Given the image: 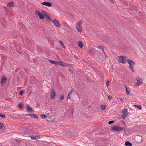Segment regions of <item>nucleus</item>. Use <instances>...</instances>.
<instances>
[{"instance_id": "obj_1", "label": "nucleus", "mask_w": 146, "mask_h": 146, "mask_svg": "<svg viewBox=\"0 0 146 146\" xmlns=\"http://www.w3.org/2000/svg\"><path fill=\"white\" fill-rule=\"evenodd\" d=\"M127 57L126 56L121 55L117 56V59L119 62L125 64L127 62Z\"/></svg>"}, {"instance_id": "obj_2", "label": "nucleus", "mask_w": 146, "mask_h": 146, "mask_svg": "<svg viewBox=\"0 0 146 146\" xmlns=\"http://www.w3.org/2000/svg\"><path fill=\"white\" fill-rule=\"evenodd\" d=\"M127 61L129 64L130 69L132 72H134L135 70L134 69V67L135 65V63L132 60L129 59H127Z\"/></svg>"}, {"instance_id": "obj_3", "label": "nucleus", "mask_w": 146, "mask_h": 146, "mask_svg": "<svg viewBox=\"0 0 146 146\" xmlns=\"http://www.w3.org/2000/svg\"><path fill=\"white\" fill-rule=\"evenodd\" d=\"M83 23V21L80 20L78 22L76 25V28L78 31L81 33L82 31V28L81 27V25Z\"/></svg>"}, {"instance_id": "obj_4", "label": "nucleus", "mask_w": 146, "mask_h": 146, "mask_svg": "<svg viewBox=\"0 0 146 146\" xmlns=\"http://www.w3.org/2000/svg\"><path fill=\"white\" fill-rule=\"evenodd\" d=\"M125 129L124 127H119L117 126H113L111 128L112 130H115L116 131H120Z\"/></svg>"}, {"instance_id": "obj_5", "label": "nucleus", "mask_w": 146, "mask_h": 146, "mask_svg": "<svg viewBox=\"0 0 146 146\" xmlns=\"http://www.w3.org/2000/svg\"><path fill=\"white\" fill-rule=\"evenodd\" d=\"M136 82L135 84V85L136 86H138L142 83V80L139 77L136 78Z\"/></svg>"}, {"instance_id": "obj_6", "label": "nucleus", "mask_w": 146, "mask_h": 146, "mask_svg": "<svg viewBox=\"0 0 146 146\" xmlns=\"http://www.w3.org/2000/svg\"><path fill=\"white\" fill-rule=\"evenodd\" d=\"M36 14L39 16V18L41 19H44V16L42 13L36 10L35 11Z\"/></svg>"}, {"instance_id": "obj_7", "label": "nucleus", "mask_w": 146, "mask_h": 146, "mask_svg": "<svg viewBox=\"0 0 146 146\" xmlns=\"http://www.w3.org/2000/svg\"><path fill=\"white\" fill-rule=\"evenodd\" d=\"M50 94L51 99H54L56 96V93L55 90L53 88L51 89Z\"/></svg>"}, {"instance_id": "obj_8", "label": "nucleus", "mask_w": 146, "mask_h": 146, "mask_svg": "<svg viewBox=\"0 0 146 146\" xmlns=\"http://www.w3.org/2000/svg\"><path fill=\"white\" fill-rule=\"evenodd\" d=\"M28 129V127H24L20 130V132L23 134H25L27 133Z\"/></svg>"}, {"instance_id": "obj_9", "label": "nucleus", "mask_w": 146, "mask_h": 146, "mask_svg": "<svg viewBox=\"0 0 146 146\" xmlns=\"http://www.w3.org/2000/svg\"><path fill=\"white\" fill-rule=\"evenodd\" d=\"M52 23H54V25L57 27L59 28L60 27L58 21L57 19H54Z\"/></svg>"}, {"instance_id": "obj_10", "label": "nucleus", "mask_w": 146, "mask_h": 146, "mask_svg": "<svg viewBox=\"0 0 146 146\" xmlns=\"http://www.w3.org/2000/svg\"><path fill=\"white\" fill-rule=\"evenodd\" d=\"M135 141L137 142L140 143L141 141V137L139 135H137L135 137Z\"/></svg>"}, {"instance_id": "obj_11", "label": "nucleus", "mask_w": 146, "mask_h": 146, "mask_svg": "<svg viewBox=\"0 0 146 146\" xmlns=\"http://www.w3.org/2000/svg\"><path fill=\"white\" fill-rule=\"evenodd\" d=\"M41 4L46 6L51 7L52 6L51 3L49 2H44L41 3Z\"/></svg>"}, {"instance_id": "obj_12", "label": "nucleus", "mask_w": 146, "mask_h": 146, "mask_svg": "<svg viewBox=\"0 0 146 146\" xmlns=\"http://www.w3.org/2000/svg\"><path fill=\"white\" fill-rule=\"evenodd\" d=\"M59 65L64 66H70V65L66 64L64 62L61 61H60Z\"/></svg>"}, {"instance_id": "obj_13", "label": "nucleus", "mask_w": 146, "mask_h": 146, "mask_svg": "<svg viewBox=\"0 0 146 146\" xmlns=\"http://www.w3.org/2000/svg\"><path fill=\"white\" fill-rule=\"evenodd\" d=\"M30 137L32 140H37L38 139H39L40 138V137L38 135L35 136L32 135Z\"/></svg>"}, {"instance_id": "obj_14", "label": "nucleus", "mask_w": 146, "mask_h": 146, "mask_svg": "<svg viewBox=\"0 0 146 146\" xmlns=\"http://www.w3.org/2000/svg\"><path fill=\"white\" fill-rule=\"evenodd\" d=\"M45 17L46 20L48 22L50 23H52V20L50 18L48 15H46Z\"/></svg>"}, {"instance_id": "obj_15", "label": "nucleus", "mask_w": 146, "mask_h": 146, "mask_svg": "<svg viewBox=\"0 0 146 146\" xmlns=\"http://www.w3.org/2000/svg\"><path fill=\"white\" fill-rule=\"evenodd\" d=\"M7 81L6 78L5 77H2L1 81V83L2 84H4L6 83Z\"/></svg>"}, {"instance_id": "obj_16", "label": "nucleus", "mask_w": 146, "mask_h": 146, "mask_svg": "<svg viewBox=\"0 0 146 146\" xmlns=\"http://www.w3.org/2000/svg\"><path fill=\"white\" fill-rule=\"evenodd\" d=\"M7 6L10 7H13L14 6V2H10L7 4Z\"/></svg>"}, {"instance_id": "obj_17", "label": "nucleus", "mask_w": 146, "mask_h": 146, "mask_svg": "<svg viewBox=\"0 0 146 146\" xmlns=\"http://www.w3.org/2000/svg\"><path fill=\"white\" fill-rule=\"evenodd\" d=\"M125 88H126V94L127 95H129V94L130 91V90L129 89V88L127 86H125Z\"/></svg>"}, {"instance_id": "obj_18", "label": "nucleus", "mask_w": 146, "mask_h": 146, "mask_svg": "<svg viewBox=\"0 0 146 146\" xmlns=\"http://www.w3.org/2000/svg\"><path fill=\"white\" fill-rule=\"evenodd\" d=\"M78 45L79 46L82 48L83 47V44L82 42L80 41H79L78 42Z\"/></svg>"}, {"instance_id": "obj_19", "label": "nucleus", "mask_w": 146, "mask_h": 146, "mask_svg": "<svg viewBox=\"0 0 146 146\" xmlns=\"http://www.w3.org/2000/svg\"><path fill=\"white\" fill-rule=\"evenodd\" d=\"M125 145L126 146H132L131 143L129 141L125 142Z\"/></svg>"}, {"instance_id": "obj_20", "label": "nucleus", "mask_w": 146, "mask_h": 146, "mask_svg": "<svg viewBox=\"0 0 146 146\" xmlns=\"http://www.w3.org/2000/svg\"><path fill=\"white\" fill-rule=\"evenodd\" d=\"M123 112V113L126 114V115H127L128 114V111L127 110V109H124L122 111Z\"/></svg>"}, {"instance_id": "obj_21", "label": "nucleus", "mask_w": 146, "mask_h": 146, "mask_svg": "<svg viewBox=\"0 0 146 146\" xmlns=\"http://www.w3.org/2000/svg\"><path fill=\"white\" fill-rule=\"evenodd\" d=\"M31 116L32 117L35 118L36 119H37L38 118L37 115L34 114H31Z\"/></svg>"}, {"instance_id": "obj_22", "label": "nucleus", "mask_w": 146, "mask_h": 146, "mask_svg": "<svg viewBox=\"0 0 146 146\" xmlns=\"http://www.w3.org/2000/svg\"><path fill=\"white\" fill-rule=\"evenodd\" d=\"M27 110L28 112L31 113L33 112L32 109L30 108L29 106H27Z\"/></svg>"}, {"instance_id": "obj_23", "label": "nucleus", "mask_w": 146, "mask_h": 146, "mask_svg": "<svg viewBox=\"0 0 146 146\" xmlns=\"http://www.w3.org/2000/svg\"><path fill=\"white\" fill-rule=\"evenodd\" d=\"M42 11V13L44 14L45 17L46 16V15H49V13L43 10Z\"/></svg>"}, {"instance_id": "obj_24", "label": "nucleus", "mask_w": 146, "mask_h": 146, "mask_svg": "<svg viewBox=\"0 0 146 146\" xmlns=\"http://www.w3.org/2000/svg\"><path fill=\"white\" fill-rule=\"evenodd\" d=\"M18 108L20 109H22L23 108V104L22 103L20 104L18 106Z\"/></svg>"}, {"instance_id": "obj_25", "label": "nucleus", "mask_w": 146, "mask_h": 146, "mask_svg": "<svg viewBox=\"0 0 146 146\" xmlns=\"http://www.w3.org/2000/svg\"><path fill=\"white\" fill-rule=\"evenodd\" d=\"M59 42L62 45L64 49L66 48V46L64 45L63 42L61 40L59 41Z\"/></svg>"}, {"instance_id": "obj_26", "label": "nucleus", "mask_w": 146, "mask_h": 146, "mask_svg": "<svg viewBox=\"0 0 146 146\" xmlns=\"http://www.w3.org/2000/svg\"><path fill=\"white\" fill-rule=\"evenodd\" d=\"M26 41L27 43L29 44H30L31 43V41L29 38H27L26 39Z\"/></svg>"}, {"instance_id": "obj_27", "label": "nucleus", "mask_w": 146, "mask_h": 146, "mask_svg": "<svg viewBox=\"0 0 146 146\" xmlns=\"http://www.w3.org/2000/svg\"><path fill=\"white\" fill-rule=\"evenodd\" d=\"M100 108L101 109L104 110L106 109V106L105 105H101L100 106Z\"/></svg>"}, {"instance_id": "obj_28", "label": "nucleus", "mask_w": 146, "mask_h": 146, "mask_svg": "<svg viewBox=\"0 0 146 146\" xmlns=\"http://www.w3.org/2000/svg\"><path fill=\"white\" fill-rule=\"evenodd\" d=\"M127 115H126V114L123 113L122 115V117L123 119H125Z\"/></svg>"}, {"instance_id": "obj_29", "label": "nucleus", "mask_w": 146, "mask_h": 146, "mask_svg": "<svg viewBox=\"0 0 146 146\" xmlns=\"http://www.w3.org/2000/svg\"><path fill=\"white\" fill-rule=\"evenodd\" d=\"M41 116L42 119H44L47 117L46 115H45L44 114L41 115Z\"/></svg>"}, {"instance_id": "obj_30", "label": "nucleus", "mask_w": 146, "mask_h": 146, "mask_svg": "<svg viewBox=\"0 0 146 146\" xmlns=\"http://www.w3.org/2000/svg\"><path fill=\"white\" fill-rule=\"evenodd\" d=\"M5 115L4 114L0 113V117L3 118H5Z\"/></svg>"}, {"instance_id": "obj_31", "label": "nucleus", "mask_w": 146, "mask_h": 146, "mask_svg": "<svg viewBox=\"0 0 146 146\" xmlns=\"http://www.w3.org/2000/svg\"><path fill=\"white\" fill-rule=\"evenodd\" d=\"M3 123H0V129H2L3 128Z\"/></svg>"}, {"instance_id": "obj_32", "label": "nucleus", "mask_w": 146, "mask_h": 146, "mask_svg": "<svg viewBox=\"0 0 146 146\" xmlns=\"http://www.w3.org/2000/svg\"><path fill=\"white\" fill-rule=\"evenodd\" d=\"M108 98L109 100H111L112 99V97L111 95H109L108 96Z\"/></svg>"}, {"instance_id": "obj_33", "label": "nucleus", "mask_w": 146, "mask_h": 146, "mask_svg": "<svg viewBox=\"0 0 146 146\" xmlns=\"http://www.w3.org/2000/svg\"><path fill=\"white\" fill-rule=\"evenodd\" d=\"M60 61H55L54 64L59 65Z\"/></svg>"}, {"instance_id": "obj_34", "label": "nucleus", "mask_w": 146, "mask_h": 146, "mask_svg": "<svg viewBox=\"0 0 146 146\" xmlns=\"http://www.w3.org/2000/svg\"><path fill=\"white\" fill-rule=\"evenodd\" d=\"M136 107H137V108L139 110H141L142 108L141 106L140 105H137V106Z\"/></svg>"}, {"instance_id": "obj_35", "label": "nucleus", "mask_w": 146, "mask_h": 146, "mask_svg": "<svg viewBox=\"0 0 146 146\" xmlns=\"http://www.w3.org/2000/svg\"><path fill=\"white\" fill-rule=\"evenodd\" d=\"M119 96L120 100L121 101H123V100L124 98L120 96Z\"/></svg>"}, {"instance_id": "obj_36", "label": "nucleus", "mask_w": 146, "mask_h": 146, "mask_svg": "<svg viewBox=\"0 0 146 146\" xmlns=\"http://www.w3.org/2000/svg\"><path fill=\"white\" fill-rule=\"evenodd\" d=\"M114 122V121L113 120V121H109L108 124L109 125H111L112 123H113Z\"/></svg>"}, {"instance_id": "obj_37", "label": "nucleus", "mask_w": 146, "mask_h": 146, "mask_svg": "<svg viewBox=\"0 0 146 146\" xmlns=\"http://www.w3.org/2000/svg\"><path fill=\"white\" fill-rule=\"evenodd\" d=\"M49 61L51 63L53 64H54L55 61L52 60H49Z\"/></svg>"}, {"instance_id": "obj_38", "label": "nucleus", "mask_w": 146, "mask_h": 146, "mask_svg": "<svg viewBox=\"0 0 146 146\" xmlns=\"http://www.w3.org/2000/svg\"><path fill=\"white\" fill-rule=\"evenodd\" d=\"M60 99L61 100H63L64 99V97L63 95H61L60 97Z\"/></svg>"}, {"instance_id": "obj_39", "label": "nucleus", "mask_w": 146, "mask_h": 146, "mask_svg": "<svg viewBox=\"0 0 146 146\" xmlns=\"http://www.w3.org/2000/svg\"><path fill=\"white\" fill-rule=\"evenodd\" d=\"M19 93H20V95H22L24 94V92L23 91L21 90L19 92Z\"/></svg>"}, {"instance_id": "obj_40", "label": "nucleus", "mask_w": 146, "mask_h": 146, "mask_svg": "<svg viewBox=\"0 0 146 146\" xmlns=\"http://www.w3.org/2000/svg\"><path fill=\"white\" fill-rule=\"evenodd\" d=\"M110 82L109 80H108L106 82V86L108 87V86L109 85Z\"/></svg>"}, {"instance_id": "obj_41", "label": "nucleus", "mask_w": 146, "mask_h": 146, "mask_svg": "<svg viewBox=\"0 0 146 146\" xmlns=\"http://www.w3.org/2000/svg\"><path fill=\"white\" fill-rule=\"evenodd\" d=\"M70 94H71V92H70L69 93V94H68V96H67V99H69L70 98V97L69 96V95H70Z\"/></svg>"}, {"instance_id": "obj_42", "label": "nucleus", "mask_w": 146, "mask_h": 146, "mask_svg": "<svg viewBox=\"0 0 146 146\" xmlns=\"http://www.w3.org/2000/svg\"><path fill=\"white\" fill-rule=\"evenodd\" d=\"M103 46H99L98 47H97V48H98L99 49H102L103 48Z\"/></svg>"}, {"instance_id": "obj_43", "label": "nucleus", "mask_w": 146, "mask_h": 146, "mask_svg": "<svg viewBox=\"0 0 146 146\" xmlns=\"http://www.w3.org/2000/svg\"><path fill=\"white\" fill-rule=\"evenodd\" d=\"M74 111V109L73 108H71V113H73Z\"/></svg>"}, {"instance_id": "obj_44", "label": "nucleus", "mask_w": 146, "mask_h": 146, "mask_svg": "<svg viewBox=\"0 0 146 146\" xmlns=\"http://www.w3.org/2000/svg\"><path fill=\"white\" fill-rule=\"evenodd\" d=\"M24 115L25 116H31V114H25Z\"/></svg>"}, {"instance_id": "obj_45", "label": "nucleus", "mask_w": 146, "mask_h": 146, "mask_svg": "<svg viewBox=\"0 0 146 146\" xmlns=\"http://www.w3.org/2000/svg\"><path fill=\"white\" fill-rule=\"evenodd\" d=\"M92 50H89V53L90 54H92Z\"/></svg>"}, {"instance_id": "obj_46", "label": "nucleus", "mask_w": 146, "mask_h": 146, "mask_svg": "<svg viewBox=\"0 0 146 146\" xmlns=\"http://www.w3.org/2000/svg\"><path fill=\"white\" fill-rule=\"evenodd\" d=\"M102 52H103L104 54H105V52L104 51V49H103V48H102Z\"/></svg>"}, {"instance_id": "obj_47", "label": "nucleus", "mask_w": 146, "mask_h": 146, "mask_svg": "<svg viewBox=\"0 0 146 146\" xmlns=\"http://www.w3.org/2000/svg\"><path fill=\"white\" fill-rule=\"evenodd\" d=\"M14 139H12L11 140V142H13V141H14Z\"/></svg>"}, {"instance_id": "obj_48", "label": "nucleus", "mask_w": 146, "mask_h": 146, "mask_svg": "<svg viewBox=\"0 0 146 146\" xmlns=\"http://www.w3.org/2000/svg\"><path fill=\"white\" fill-rule=\"evenodd\" d=\"M74 91V90H73L72 89H71V91H70V92H71V93H72V92Z\"/></svg>"}, {"instance_id": "obj_49", "label": "nucleus", "mask_w": 146, "mask_h": 146, "mask_svg": "<svg viewBox=\"0 0 146 146\" xmlns=\"http://www.w3.org/2000/svg\"><path fill=\"white\" fill-rule=\"evenodd\" d=\"M137 105H134L133 106L135 107H137Z\"/></svg>"}, {"instance_id": "obj_50", "label": "nucleus", "mask_w": 146, "mask_h": 146, "mask_svg": "<svg viewBox=\"0 0 146 146\" xmlns=\"http://www.w3.org/2000/svg\"><path fill=\"white\" fill-rule=\"evenodd\" d=\"M17 79H19V77L18 76H17Z\"/></svg>"}, {"instance_id": "obj_51", "label": "nucleus", "mask_w": 146, "mask_h": 146, "mask_svg": "<svg viewBox=\"0 0 146 146\" xmlns=\"http://www.w3.org/2000/svg\"><path fill=\"white\" fill-rule=\"evenodd\" d=\"M121 121L123 123V124H125V122L124 121Z\"/></svg>"}, {"instance_id": "obj_52", "label": "nucleus", "mask_w": 146, "mask_h": 146, "mask_svg": "<svg viewBox=\"0 0 146 146\" xmlns=\"http://www.w3.org/2000/svg\"><path fill=\"white\" fill-rule=\"evenodd\" d=\"M104 54L106 57H107V56H106V54L105 53V54Z\"/></svg>"}, {"instance_id": "obj_53", "label": "nucleus", "mask_w": 146, "mask_h": 146, "mask_svg": "<svg viewBox=\"0 0 146 146\" xmlns=\"http://www.w3.org/2000/svg\"><path fill=\"white\" fill-rule=\"evenodd\" d=\"M90 64H92V62H90Z\"/></svg>"}]
</instances>
